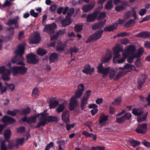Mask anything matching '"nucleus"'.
<instances>
[{
  "mask_svg": "<svg viewBox=\"0 0 150 150\" xmlns=\"http://www.w3.org/2000/svg\"><path fill=\"white\" fill-rule=\"evenodd\" d=\"M145 78L141 77L139 78L138 79V84L139 85L138 88L140 89L143 85L145 81Z\"/></svg>",
  "mask_w": 150,
  "mask_h": 150,
  "instance_id": "473e14b6",
  "label": "nucleus"
},
{
  "mask_svg": "<svg viewBox=\"0 0 150 150\" xmlns=\"http://www.w3.org/2000/svg\"><path fill=\"white\" fill-rule=\"evenodd\" d=\"M94 71V68L91 67L89 64H87L84 67L82 72L86 74L91 75L93 72Z\"/></svg>",
  "mask_w": 150,
  "mask_h": 150,
  "instance_id": "2eb2a0df",
  "label": "nucleus"
},
{
  "mask_svg": "<svg viewBox=\"0 0 150 150\" xmlns=\"http://www.w3.org/2000/svg\"><path fill=\"white\" fill-rule=\"evenodd\" d=\"M11 134V131L9 130H6L4 132V136L5 139H8L10 137Z\"/></svg>",
  "mask_w": 150,
  "mask_h": 150,
  "instance_id": "49530a36",
  "label": "nucleus"
},
{
  "mask_svg": "<svg viewBox=\"0 0 150 150\" xmlns=\"http://www.w3.org/2000/svg\"><path fill=\"white\" fill-rule=\"evenodd\" d=\"M12 4V3L10 1L6 0L4 3L3 5V6L4 7H6V6H11Z\"/></svg>",
  "mask_w": 150,
  "mask_h": 150,
  "instance_id": "338daca9",
  "label": "nucleus"
},
{
  "mask_svg": "<svg viewBox=\"0 0 150 150\" xmlns=\"http://www.w3.org/2000/svg\"><path fill=\"white\" fill-rule=\"evenodd\" d=\"M146 10L145 8L141 9L139 11V14L140 16H142L146 13Z\"/></svg>",
  "mask_w": 150,
  "mask_h": 150,
  "instance_id": "69168bd1",
  "label": "nucleus"
},
{
  "mask_svg": "<svg viewBox=\"0 0 150 150\" xmlns=\"http://www.w3.org/2000/svg\"><path fill=\"white\" fill-rule=\"evenodd\" d=\"M39 93V91L38 88H35L33 89L32 93L33 96H36L38 95Z\"/></svg>",
  "mask_w": 150,
  "mask_h": 150,
  "instance_id": "052dcab7",
  "label": "nucleus"
},
{
  "mask_svg": "<svg viewBox=\"0 0 150 150\" xmlns=\"http://www.w3.org/2000/svg\"><path fill=\"white\" fill-rule=\"evenodd\" d=\"M15 146L17 147V146L15 141L12 140L9 142L8 148L9 149H12Z\"/></svg>",
  "mask_w": 150,
  "mask_h": 150,
  "instance_id": "f704fd0d",
  "label": "nucleus"
},
{
  "mask_svg": "<svg viewBox=\"0 0 150 150\" xmlns=\"http://www.w3.org/2000/svg\"><path fill=\"white\" fill-rule=\"evenodd\" d=\"M82 29V26L81 25H76L74 27V30L77 32H80Z\"/></svg>",
  "mask_w": 150,
  "mask_h": 150,
  "instance_id": "864d4df0",
  "label": "nucleus"
},
{
  "mask_svg": "<svg viewBox=\"0 0 150 150\" xmlns=\"http://www.w3.org/2000/svg\"><path fill=\"white\" fill-rule=\"evenodd\" d=\"M95 5V1L94 0H92L90 4L83 6L82 9L83 12H87L94 8Z\"/></svg>",
  "mask_w": 150,
  "mask_h": 150,
  "instance_id": "f8f14e48",
  "label": "nucleus"
},
{
  "mask_svg": "<svg viewBox=\"0 0 150 150\" xmlns=\"http://www.w3.org/2000/svg\"><path fill=\"white\" fill-rule=\"evenodd\" d=\"M147 125L146 124L138 125L135 130V131L138 133L144 134L147 132Z\"/></svg>",
  "mask_w": 150,
  "mask_h": 150,
  "instance_id": "9d476101",
  "label": "nucleus"
},
{
  "mask_svg": "<svg viewBox=\"0 0 150 150\" xmlns=\"http://www.w3.org/2000/svg\"><path fill=\"white\" fill-rule=\"evenodd\" d=\"M146 115H144L142 117H138L137 118V120L138 122H140L144 120L146 118Z\"/></svg>",
  "mask_w": 150,
  "mask_h": 150,
  "instance_id": "4d7b16f0",
  "label": "nucleus"
},
{
  "mask_svg": "<svg viewBox=\"0 0 150 150\" xmlns=\"http://www.w3.org/2000/svg\"><path fill=\"white\" fill-rule=\"evenodd\" d=\"M57 143L59 145L58 149L59 150H64L62 149L61 146H64L65 144V142L64 140H59L57 141Z\"/></svg>",
  "mask_w": 150,
  "mask_h": 150,
  "instance_id": "e433bc0d",
  "label": "nucleus"
},
{
  "mask_svg": "<svg viewBox=\"0 0 150 150\" xmlns=\"http://www.w3.org/2000/svg\"><path fill=\"white\" fill-rule=\"evenodd\" d=\"M25 44H23L18 46V48L15 52L16 56L11 59V62L13 63H16L17 65H24L25 64L23 61L24 59L22 56L24 53Z\"/></svg>",
  "mask_w": 150,
  "mask_h": 150,
  "instance_id": "f03ea898",
  "label": "nucleus"
},
{
  "mask_svg": "<svg viewBox=\"0 0 150 150\" xmlns=\"http://www.w3.org/2000/svg\"><path fill=\"white\" fill-rule=\"evenodd\" d=\"M103 32V30H101L98 31L91 35L88 38V40H96L99 39L101 36Z\"/></svg>",
  "mask_w": 150,
  "mask_h": 150,
  "instance_id": "4468645a",
  "label": "nucleus"
},
{
  "mask_svg": "<svg viewBox=\"0 0 150 150\" xmlns=\"http://www.w3.org/2000/svg\"><path fill=\"white\" fill-rule=\"evenodd\" d=\"M135 23V21L134 20L131 19L126 23L124 25L127 27H129L133 26Z\"/></svg>",
  "mask_w": 150,
  "mask_h": 150,
  "instance_id": "c9c22d12",
  "label": "nucleus"
},
{
  "mask_svg": "<svg viewBox=\"0 0 150 150\" xmlns=\"http://www.w3.org/2000/svg\"><path fill=\"white\" fill-rule=\"evenodd\" d=\"M40 40V35L38 32H36L33 35L30 39L29 42L31 44H37Z\"/></svg>",
  "mask_w": 150,
  "mask_h": 150,
  "instance_id": "6e6552de",
  "label": "nucleus"
},
{
  "mask_svg": "<svg viewBox=\"0 0 150 150\" xmlns=\"http://www.w3.org/2000/svg\"><path fill=\"white\" fill-rule=\"evenodd\" d=\"M144 112V111L142 108L137 109L136 108L132 110V113L135 115H139L142 114Z\"/></svg>",
  "mask_w": 150,
  "mask_h": 150,
  "instance_id": "cd10ccee",
  "label": "nucleus"
},
{
  "mask_svg": "<svg viewBox=\"0 0 150 150\" xmlns=\"http://www.w3.org/2000/svg\"><path fill=\"white\" fill-rule=\"evenodd\" d=\"M46 53L47 51L46 50L42 48H39L37 51L38 54L41 56L45 54Z\"/></svg>",
  "mask_w": 150,
  "mask_h": 150,
  "instance_id": "de8ad7c7",
  "label": "nucleus"
},
{
  "mask_svg": "<svg viewBox=\"0 0 150 150\" xmlns=\"http://www.w3.org/2000/svg\"><path fill=\"white\" fill-rule=\"evenodd\" d=\"M122 48L119 45H117L114 49L113 52L114 57L113 59V62L114 63H122L125 62V59L130 55H135L136 51V47L134 45H130L127 46L125 48L124 51L122 53L123 58L120 59H117L120 56L119 52L122 51Z\"/></svg>",
  "mask_w": 150,
  "mask_h": 150,
  "instance_id": "f257e3e1",
  "label": "nucleus"
},
{
  "mask_svg": "<svg viewBox=\"0 0 150 150\" xmlns=\"http://www.w3.org/2000/svg\"><path fill=\"white\" fill-rule=\"evenodd\" d=\"M47 110H45V112L39 114L38 116V117L39 122L37 125L35 127L36 128H38L41 126H44L46 124L48 123V113L46 112Z\"/></svg>",
  "mask_w": 150,
  "mask_h": 150,
  "instance_id": "7ed1b4c3",
  "label": "nucleus"
},
{
  "mask_svg": "<svg viewBox=\"0 0 150 150\" xmlns=\"http://www.w3.org/2000/svg\"><path fill=\"white\" fill-rule=\"evenodd\" d=\"M83 93L82 91H76L75 94V96H74L75 98H80Z\"/></svg>",
  "mask_w": 150,
  "mask_h": 150,
  "instance_id": "6e6d98bb",
  "label": "nucleus"
},
{
  "mask_svg": "<svg viewBox=\"0 0 150 150\" xmlns=\"http://www.w3.org/2000/svg\"><path fill=\"white\" fill-rule=\"evenodd\" d=\"M56 27L57 26L55 23H53L51 24L45 25L43 31L45 32H47L48 33L51 34L54 32Z\"/></svg>",
  "mask_w": 150,
  "mask_h": 150,
  "instance_id": "9b49d317",
  "label": "nucleus"
},
{
  "mask_svg": "<svg viewBox=\"0 0 150 150\" xmlns=\"http://www.w3.org/2000/svg\"><path fill=\"white\" fill-rule=\"evenodd\" d=\"M143 52V50L142 48H139L137 53H136L135 52V57H136V58H138L140 57L141 55L142 54Z\"/></svg>",
  "mask_w": 150,
  "mask_h": 150,
  "instance_id": "8fccbe9b",
  "label": "nucleus"
},
{
  "mask_svg": "<svg viewBox=\"0 0 150 150\" xmlns=\"http://www.w3.org/2000/svg\"><path fill=\"white\" fill-rule=\"evenodd\" d=\"M105 20L102 22H100L93 25L92 27L93 30H96L98 29H100L102 28L105 25Z\"/></svg>",
  "mask_w": 150,
  "mask_h": 150,
  "instance_id": "b1692460",
  "label": "nucleus"
},
{
  "mask_svg": "<svg viewBox=\"0 0 150 150\" xmlns=\"http://www.w3.org/2000/svg\"><path fill=\"white\" fill-rule=\"evenodd\" d=\"M135 55H130L127 57V62L129 63H132L134 58H136Z\"/></svg>",
  "mask_w": 150,
  "mask_h": 150,
  "instance_id": "13d9d810",
  "label": "nucleus"
},
{
  "mask_svg": "<svg viewBox=\"0 0 150 150\" xmlns=\"http://www.w3.org/2000/svg\"><path fill=\"white\" fill-rule=\"evenodd\" d=\"M78 105H79L78 100L74 97L71 98L69 104V108L70 110L72 111Z\"/></svg>",
  "mask_w": 150,
  "mask_h": 150,
  "instance_id": "ddd939ff",
  "label": "nucleus"
},
{
  "mask_svg": "<svg viewBox=\"0 0 150 150\" xmlns=\"http://www.w3.org/2000/svg\"><path fill=\"white\" fill-rule=\"evenodd\" d=\"M27 59L28 63L33 64H36L38 62L39 60L36 56L33 54H30L27 56Z\"/></svg>",
  "mask_w": 150,
  "mask_h": 150,
  "instance_id": "1a4fd4ad",
  "label": "nucleus"
},
{
  "mask_svg": "<svg viewBox=\"0 0 150 150\" xmlns=\"http://www.w3.org/2000/svg\"><path fill=\"white\" fill-rule=\"evenodd\" d=\"M113 6L112 0H111L107 2L105 6V8L107 10H109L111 9L113 7Z\"/></svg>",
  "mask_w": 150,
  "mask_h": 150,
  "instance_id": "58836bf2",
  "label": "nucleus"
},
{
  "mask_svg": "<svg viewBox=\"0 0 150 150\" xmlns=\"http://www.w3.org/2000/svg\"><path fill=\"white\" fill-rule=\"evenodd\" d=\"M19 18L18 16H16L13 19H9L6 24L9 26L14 24L15 28H18V21L19 19Z\"/></svg>",
  "mask_w": 150,
  "mask_h": 150,
  "instance_id": "dca6fc26",
  "label": "nucleus"
},
{
  "mask_svg": "<svg viewBox=\"0 0 150 150\" xmlns=\"http://www.w3.org/2000/svg\"><path fill=\"white\" fill-rule=\"evenodd\" d=\"M58 59V55L56 53H54L51 54L50 56L49 59L50 63L55 62Z\"/></svg>",
  "mask_w": 150,
  "mask_h": 150,
  "instance_id": "393cba45",
  "label": "nucleus"
},
{
  "mask_svg": "<svg viewBox=\"0 0 150 150\" xmlns=\"http://www.w3.org/2000/svg\"><path fill=\"white\" fill-rule=\"evenodd\" d=\"M69 53L71 56L72 57L73 53H76L79 52V49L75 46L71 47L69 49Z\"/></svg>",
  "mask_w": 150,
  "mask_h": 150,
  "instance_id": "a19ab883",
  "label": "nucleus"
},
{
  "mask_svg": "<svg viewBox=\"0 0 150 150\" xmlns=\"http://www.w3.org/2000/svg\"><path fill=\"white\" fill-rule=\"evenodd\" d=\"M10 70L14 75L16 74L23 75L26 73L28 68L23 66L14 67L11 68Z\"/></svg>",
  "mask_w": 150,
  "mask_h": 150,
  "instance_id": "20e7f679",
  "label": "nucleus"
},
{
  "mask_svg": "<svg viewBox=\"0 0 150 150\" xmlns=\"http://www.w3.org/2000/svg\"><path fill=\"white\" fill-rule=\"evenodd\" d=\"M5 85L6 86L7 89H9L11 90V91H13L15 88V86L14 85L12 84H8L6 82L4 83Z\"/></svg>",
  "mask_w": 150,
  "mask_h": 150,
  "instance_id": "4c0bfd02",
  "label": "nucleus"
},
{
  "mask_svg": "<svg viewBox=\"0 0 150 150\" xmlns=\"http://www.w3.org/2000/svg\"><path fill=\"white\" fill-rule=\"evenodd\" d=\"M30 13L31 16L35 18L37 17L39 14L38 13L35 12L34 10L33 9H32L30 11Z\"/></svg>",
  "mask_w": 150,
  "mask_h": 150,
  "instance_id": "0e129e2a",
  "label": "nucleus"
},
{
  "mask_svg": "<svg viewBox=\"0 0 150 150\" xmlns=\"http://www.w3.org/2000/svg\"><path fill=\"white\" fill-rule=\"evenodd\" d=\"M65 33V30H59L57 33L56 34L53 35L51 37L50 39L51 40H56L59 35H63L64 33Z\"/></svg>",
  "mask_w": 150,
  "mask_h": 150,
  "instance_id": "4be33fe9",
  "label": "nucleus"
},
{
  "mask_svg": "<svg viewBox=\"0 0 150 150\" xmlns=\"http://www.w3.org/2000/svg\"><path fill=\"white\" fill-rule=\"evenodd\" d=\"M30 108L29 107L24 108L21 110H19V114L22 115H26L29 113Z\"/></svg>",
  "mask_w": 150,
  "mask_h": 150,
  "instance_id": "bb28decb",
  "label": "nucleus"
},
{
  "mask_svg": "<svg viewBox=\"0 0 150 150\" xmlns=\"http://www.w3.org/2000/svg\"><path fill=\"white\" fill-rule=\"evenodd\" d=\"M129 142L133 147H135L136 146L140 144V143L137 140H134L132 139H130L129 140Z\"/></svg>",
  "mask_w": 150,
  "mask_h": 150,
  "instance_id": "2f4dec72",
  "label": "nucleus"
},
{
  "mask_svg": "<svg viewBox=\"0 0 150 150\" xmlns=\"http://www.w3.org/2000/svg\"><path fill=\"white\" fill-rule=\"evenodd\" d=\"M50 101V106L51 108H54L59 104V102L57 100H55L52 101V100L51 99Z\"/></svg>",
  "mask_w": 150,
  "mask_h": 150,
  "instance_id": "72a5a7b5",
  "label": "nucleus"
},
{
  "mask_svg": "<svg viewBox=\"0 0 150 150\" xmlns=\"http://www.w3.org/2000/svg\"><path fill=\"white\" fill-rule=\"evenodd\" d=\"M135 36L139 38H149L150 37V32L148 31L142 32L136 35Z\"/></svg>",
  "mask_w": 150,
  "mask_h": 150,
  "instance_id": "a211bd4d",
  "label": "nucleus"
},
{
  "mask_svg": "<svg viewBox=\"0 0 150 150\" xmlns=\"http://www.w3.org/2000/svg\"><path fill=\"white\" fill-rule=\"evenodd\" d=\"M48 123L53 122H57L58 120V119L57 117L49 116V115H48Z\"/></svg>",
  "mask_w": 150,
  "mask_h": 150,
  "instance_id": "79ce46f5",
  "label": "nucleus"
},
{
  "mask_svg": "<svg viewBox=\"0 0 150 150\" xmlns=\"http://www.w3.org/2000/svg\"><path fill=\"white\" fill-rule=\"evenodd\" d=\"M97 16V13L96 12L89 14L87 16L86 21L88 22H93L96 19Z\"/></svg>",
  "mask_w": 150,
  "mask_h": 150,
  "instance_id": "6ab92c4d",
  "label": "nucleus"
},
{
  "mask_svg": "<svg viewBox=\"0 0 150 150\" xmlns=\"http://www.w3.org/2000/svg\"><path fill=\"white\" fill-rule=\"evenodd\" d=\"M2 121L7 124H11L14 123L15 120L13 118L6 115L4 116L2 119Z\"/></svg>",
  "mask_w": 150,
  "mask_h": 150,
  "instance_id": "f3484780",
  "label": "nucleus"
},
{
  "mask_svg": "<svg viewBox=\"0 0 150 150\" xmlns=\"http://www.w3.org/2000/svg\"><path fill=\"white\" fill-rule=\"evenodd\" d=\"M117 25V23H115L112 25H110L105 27L104 28V30L105 31H111L116 29Z\"/></svg>",
  "mask_w": 150,
  "mask_h": 150,
  "instance_id": "a878e982",
  "label": "nucleus"
},
{
  "mask_svg": "<svg viewBox=\"0 0 150 150\" xmlns=\"http://www.w3.org/2000/svg\"><path fill=\"white\" fill-rule=\"evenodd\" d=\"M65 47V45L63 44L61 41H59L56 50L58 52L62 51L64 50Z\"/></svg>",
  "mask_w": 150,
  "mask_h": 150,
  "instance_id": "c756f323",
  "label": "nucleus"
},
{
  "mask_svg": "<svg viewBox=\"0 0 150 150\" xmlns=\"http://www.w3.org/2000/svg\"><path fill=\"white\" fill-rule=\"evenodd\" d=\"M125 121L123 116L121 117L116 118V122L119 124L123 123Z\"/></svg>",
  "mask_w": 150,
  "mask_h": 150,
  "instance_id": "603ef678",
  "label": "nucleus"
},
{
  "mask_svg": "<svg viewBox=\"0 0 150 150\" xmlns=\"http://www.w3.org/2000/svg\"><path fill=\"white\" fill-rule=\"evenodd\" d=\"M124 67L125 69H131L132 70L136 71L134 67L132 65L127 63L124 66Z\"/></svg>",
  "mask_w": 150,
  "mask_h": 150,
  "instance_id": "37998d69",
  "label": "nucleus"
},
{
  "mask_svg": "<svg viewBox=\"0 0 150 150\" xmlns=\"http://www.w3.org/2000/svg\"><path fill=\"white\" fill-rule=\"evenodd\" d=\"M69 112L67 110H65L62 114V119L65 122L67 123L69 121Z\"/></svg>",
  "mask_w": 150,
  "mask_h": 150,
  "instance_id": "412c9836",
  "label": "nucleus"
},
{
  "mask_svg": "<svg viewBox=\"0 0 150 150\" xmlns=\"http://www.w3.org/2000/svg\"><path fill=\"white\" fill-rule=\"evenodd\" d=\"M24 140V138L18 139H16V143L17 146L19 145H22L23 144Z\"/></svg>",
  "mask_w": 150,
  "mask_h": 150,
  "instance_id": "3c124183",
  "label": "nucleus"
},
{
  "mask_svg": "<svg viewBox=\"0 0 150 150\" xmlns=\"http://www.w3.org/2000/svg\"><path fill=\"white\" fill-rule=\"evenodd\" d=\"M124 8V7L122 5H118L115 7V10L119 12L123 10Z\"/></svg>",
  "mask_w": 150,
  "mask_h": 150,
  "instance_id": "e2e57ef3",
  "label": "nucleus"
},
{
  "mask_svg": "<svg viewBox=\"0 0 150 150\" xmlns=\"http://www.w3.org/2000/svg\"><path fill=\"white\" fill-rule=\"evenodd\" d=\"M125 121L129 120L131 117V114L129 113H127L123 116Z\"/></svg>",
  "mask_w": 150,
  "mask_h": 150,
  "instance_id": "bf43d9fd",
  "label": "nucleus"
},
{
  "mask_svg": "<svg viewBox=\"0 0 150 150\" xmlns=\"http://www.w3.org/2000/svg\"><path fill=\"white\" fill-rule=\"evenodd\" d=\"M129 33L124 32L118 33L117 35V36L118 37H123L125 36L129 35Z\"/></svg>",
  "mask_w": 150,
  "mask_h": 150,
  "instance_id": "680f3d73",
  "label": "nucleus"
},
{
  "mask_svg": "<svg viewBox=\"0 0 150 150\" xmlns=\"http://www.w3.org/2000/svg\"><path fill=\"white\" fill-rule=\"evenodd\" d=\"M37 117L34 116L28 117L27 120V123L29 124L32 123H35L36 121Z\"/></svg>",
  "mask_w": 150,
  "mask_h": 150,
  "instance_id": "ea45409f",
  "label": "nucleus"
},
{
  "mask_svg": "<svg viewBox=\"0 0 150 150\" xmlns=\"http://www.w3.org/2000/svg\"><path fill=\"white\" fill-rule=\"evenodd\" d=\"M150 19V15L148 16L143 18L142 19L139 21L140 23H142L144 21H148Z\"/></svg>",
  "mask_w": 150,
  "mask_h": 150,
  "instance_id": "774afa93",
  "label": "nucleus"
},
{
  "mask_svg": "<svg viewBox=\"0 0 150 150\" xmlns=\"http://www.w3.org/2000/svg\"><path fill=\"white\" fill-rule=\"evenodd\" d=\"M5 141H2L1 142V144L0 146L1 150H7L8 147L6 146Z\"/></svg>",
  "mask_w": 150,
  "mask_h": 150,
  "instance_id": "c03bdc74",
  "label": "nucleus"
},
{
  "mask_svg": "<svg viewBox=\"0 0 150 150\" xmlns=\"http://www.w3.org/2000/svg\"><path fill=\"white\" fill-rule=\"evenodd\" d=\"M108 115H106L102 113L99 117V123L100 124H102L103 123L105 122L108 120Z\"/></svg>",
  "mask_w": 150,
  "mask_h": 150,
  "instance_id": "5701e85b",
  "label": "nucleus"
},
{
  "mask_svg": "<svg viewBox=\"0 0 150 150\" xmlns=\"http://www.w3.org/2000/svg\"><path fill=\"white\" fill-rule=\"evenodd\" d=\"M108 73L109 74V77L111 79H114L115 81L118 80L120 78L123 76V72L122 71L119 72L117 74L113 69L110 68Z\"/></svg>",
  "mask_w": 150,
  "mask_h": 150,
  "instance_id": "39448f33",
  "label": "nucleus"
},
{
  "mask_svg": "<svg viewBox=\"0 0 150 150\" xmlns=\"http://www.w3.org/2000/svg\"><path fill=\"white\" fill-rule=\"evenodd\" d=\"M121 101L120 97L117 98L115 99L114 101L112 102V104L114 105H119L120 104Z\"/></svg>",
  "mask_w": 150,
  "mask_h": 150,
  "instance_id": "09e8293b",
  "label": "nucleus"
},
{
  "mask_svg": "<svg viewBox=\"0 0 150 150\" xmlns=\"http://www.w3.org/2000/svg\"><path fill=\"white\" fill-rule=\"evenodd\" d=\"M112 54L111 53L107 54L105 56L103 57L101 59L102 62L105 63L108 62L111 58Z\"/></svg>",
  "mask_w": 150,
  "mask_h": 150,
  "instance_id": "7c9ffc66",
  "label": "nucleus"
},
{
  "mask_svg": "<svg viewBox=\"0 0 150 150\" xmlns=\"http://www.w3.org/2000/svg\"><path fill=\"white\" fill-rule=\"evenodd\" d=\"M67 103V101H65L60 104L58 108L56 109V111L58 113L62 112L65 109V108Z\"/></svg>",
  "mask_w": 150,
  "mask_h": 150,
  "instance_id": "aec40b11",
  "label": "nucleus"
},
{
  "mask_svg": "<svg viewBox=\"0 0 150 150\" xmlns=\"http://www.w3.org/2000/svg\"><path fill=\"white\" fill-rule=\"evenodd\" d=\"M0 89L1 91V94L2 95L4 93L6 92L7 88L6 87L2 86V83L0 82Z\"/></svg>",
  "mask_w": 150,
  "mask_h": 150,
  "instance_id": "5fc2aeb1",
  "label": "nucleus"
},
{
  "mask_svg": "<svg viewBox=\"0 0 150 150\" xmlns=\"http://www.w3.org/2000/svg\"><path fill=\"white\" fill-rule=\"evenodd\" d=\"M110 68V67L104 68L102 64H100L97 67L98 72L103 74V76L105 77L107 76Z\"/></svg>",
  "mask_w": 150,
  "mask_h": 150,
  "instance_id": "0eeeda50",
  "label": "nucleus"
},
{
  "mask_svg": "<svg viewBox=\"0 0 150 150\" xmlns=\"http://www.w3.org/2000/svg\"><path fill=\"white\" fill-rule=\"evenodd\" d=\"M91 92V91L90 90H87L81 99V107L82 110H83L85 108V105L87 103V100L90 95Z\"/></svg>",
  "mask_w": 150,
  "mask_h": 150,
  "instance_id": "423d86ee",
  "label": "nucleus"
},
{
  "mask_svg": "<svg viewBox=\"0 0 150 150\" xmlns=\"http://www.w3.org/2000/svg\"><path fill=\"white\" fill-rule=\"evenodd\" d=\"M19 110H15L13 111L8 110L7 113L8 114L14 116H15L16 113L19 114Z\"/></svg>",
  "mask_w": 150,
  "mask_h": 150,
  "instance_id": "a18cd8bd",
  "label": "nucleus"
},
{
  "mask_svg": "<svg viewBox=\"0 0 150 150\" xmlns=\"http://www.w3.org/2000/svg\"><path fill=\"white\" fill-rule=\"evenodd\" d=\"M71 22V19L67 17L64 19L62 22V24L63 27H64L69 25Z\"/></svg>",
  "mask_w": 150,
  "mask_h": 150,
  "instance_id": "c85d7f7f",
  "label": "nucleus"
}]
</instances>
